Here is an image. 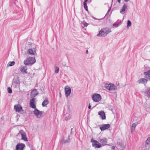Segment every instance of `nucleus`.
<instances>
[{
	"label": "nucleus",
	"mask_w": 150,
	"mask_h": 150,
	"mask_svg": "<svg viewBox=\"0 0 150 150\" xmlns=\"http://www.w3.org/2000/svg\"><path fill=\"white\" fill-rule=\"evenodd\" d=\"M111 32L110 29L108 28H106L102 29L99 32V33L97 34V36L98 37H105Z\"/></svg>",
	"instance_id": "nucleus-1"
},
{
	"label": "nucleus",
	"mask_w": 150,
	"mask_h": 150,
	"mask_svg": "<svg viewBox=\"0 0 150 150\" xmlns=\"http://www.w3.org/2000/svg\"><path fill=\"white\" fill-rule=\"evenodd\" d=\"M35 62L36 60L35 57H29L24 61V63L26 65L33 64L35 63Z\"/></svg>",
	"instance_id": "nucleus-2"
},
{
	"label": "nucleus",
	"mask_w": 150,
	"mask_h": 150,
	"mask_svg": "<svg viewBox=\"0 0 150 150\" xmlns=\"http://www.w3.org/2000/svg\"><path fill=\"white\" fill-rule=\"evenodd\" d=\"M105 88L110 91L116 90L117 89V87L115 85L112 83H106L105 85Z\"/></svg>",
	"instance_id": "nucleus-3"
},
{
	"label": "nucleus",
	"mask_w": 150,
	"mask_h": 150,
	"mask_svg": "<svg viewBox=\"0 0 150 150\" xmlns=\"http://www.w3.org/2000/svg\"><path fill=\"white\" fill-rule=\"evenodd\" d=\"M92 99L94 102H98L102 99L101 95L98 93H94L92 96Z\"/></svg>",
	"instance_id": "nucleus-4"
},
{
	"label": "nucleus",
	"mask_w": 150,
	"mask_h": 150,
	"mask_svg": "<svg viewBox=\"0 0 150 150\" xmlns=\"http://www.w3.org/2000/svg\"><path fill=\"white\" fill-rule=\"evenodd\" d=\"M91 142L92 143V146L95 148H100L102 146L101 144H100L98 141L96 140H94L93 138L91 139Z\"/></svg>",
	"instance_id": "nucleus-5"
},
{
	"label": "nucleus",
	"mask_w": 150,
	"mask_h": 150,
	"mask_svg": "<svg viewBox=\"0 0 150 150\" xmlns=\"http://www.w3.org/2000/svg\"><path fill=\"white\" fill-rule=\"evenodd\" d=\"M43 112L40 111L37 108L34 109L33 111V113L37 118L40 117L42 115Z\"/></svg>",
	"instance_id": "nucleus-6"
},
{
	"label": "nucleus",
	"mask_w": 150,
	"mask_h": 150,
	"mask_svg": "<svg viewBox=\"0 0 150 150\" xmlns=\"http://www.w3.org/2000/svg\"><path fill=\"white\" fill-rule=\"evenodd\" d=\"M21 134V139L25 141H28V140L26 137V133L23 130L19 131V132L18 133L17 135Z\"/></svg>",
	"instance_id": "nucleus-7"
},
{
	"label": "nucleus",
	"mask_w": 150,
	"mask_h": 150,
	"mask_svg": "<svg viewBox=\"0 0 150 150\" xmlns=\"http://www.w3.org/2000/svg\"><path fill=\"white\" fill-rule=\"evenodd\" d=\"M25 147V146L24 144L18 143L16 146V150H23Z\"/></svg>",
	"instance_id": "nucleus-8"
},
{
	"label": "nucleus",
	"mask_w": 150,
	"mask_h": 150,
	"mask_svg": "<svg viewBox=\"0 0 150 150\" xmlns=\"http://www.w3.org/2000/svg\"><path fill=\"white\" fill-rule=\"evenodd\" d=\"M98 141L102 144V146H103L104 145H107L106 144L107 143L108 140L105 137H102L99 138Z\"/></svg>",
	"instance_id": "nucleus-9"
},
{
	"label": "nucleus",
	"mask_w": 150,
	"mask_h": 150,
	"mask_svg": "<svg viewBox=\"0 0 150 150\" xmlns=\"http://www.w3.org/2000/svg\"><path fill=\"white\" fill-rule=\"evenodd\" d=\"M110 127V125L109 124H103L102 125L100 126V129L101 131H103L105 130L108 129Z\"/></svg>",
	"instance_id": "nucleus-10"
},
{
	"label": "nucleus",
	"mask_w": 150,
	"mask_h": 150,
	"mask_svg": "<svg viewBox=\"0 0 150 150\" xmlns=\"http://www.w3.org/2000/svg\"><path fill=\"white\" fill-rule=\"evenodd\" d=\"M65 95L67 97H68L70 95L71 90V88L68 86H66L65 87Z\"/></svg>",
	"instance_id": "nucleus-11"
},
{
	"label": "nucleus",
	"mask_w": 150,
	"mask_h": 150,
	"mask_svg": "<svg viewBox=\"0 0 150 150\" xmlns=\"http://www.w3.org/2000/svg\"><path fill=\"white\" fill-rule=\"evenodd\" d=\"M35 99L33 98L30 99V107L35 109L36 108V106L35 105Z\"/></svg>",
	"instance_id": "nucleus-12"
},
{
	"label": "nucleus",
	"mask_w": 150,
	"mask_h": 150,
	"mask_svg": "<svg viewBox=\"0 0 150 150\" xmlns=\"http://www.w3.org/2000/svg\"><path fill=\"white\" fill-rule=\"evenodd\" d=\"M28 53L30 55H35L36 53V49L35 48H33V49H30L28 50Z\"/></svg>",
	"instance_id": "nucleus-13"
},
{
	"label": "nucleus",
	"mask_w": 150,
	"mask_h": 150,
	"mask_svg": "<svg viewBox=\"0 0 150 150\" xmlns=\"http://www.w3.org/2000/svg\"><path fill=\"white\" fill-rule=\"evenodd\" d=\"M98 114L99 115L100 117L102 120L105 119L106 116L104 112L103 111H100L98 112Z\"/></svg>",
	"instance_id": "nucleus-14"
},
{
	"label": "nucleus",
	"mask_w": 150,
	"mask_h": 150,
	"mask_svg": "<svg viewBox=\"0 0 150 150\" xmlns=\"http://www.w3.org/2000/svg\"><path fill=\"white\" fill-rule=\"evenodd\" d=\"M14 108L16 112H20L22 110V108L20 104L15 105Z\"/></svg>",
	"instance_id": "nucleus-15"
},
{
	"label": "nucleus",
	"mask_w": 150,
	"mask_h": 150,
	"mask_svg": "<svg viewBox=\"0 0 150 150\" xmlns=\"http://www.w3.org/2000/svg\"><path fill=\"white\" fill-rule=\"evenodd\" d=\"M144 74L145 75V77L150 81V69L146 72L144 73Z\"/></svg>",
	"instance_id": "nucleus-16"
},
{
	"label": "nucleus",
	"mask_w": 150,
	"mask_h": 150,
	"mask_svg": "<svg viewBox=\"0 0 150 150\" xmlns=\"http://www.w3.org/2000/svg\"><path fill=\"white\" fill-rule=\"evenodd\" d=\"M32 96L31 97H35L38 94V93L37 91V90L35 89H34L31 92Z\"/></svg>",
	"instance_id": "nucleus-17"
},
{
	"label": "nucleus",
	"mask_w": 150,
	"mask_h": 150,
	"mask_svg": "<svg viewBox=\"0 0 150 150\" xmlns=\"http://www.w3.org/2000/svg\"><path fill=\"white\" fill-rule=\"evenodd\" d=\"M138 81L139 83H142L145 85L147 82V80L145 79L141 78L139 79Z\"/></svg>",
	"instance_id": "nucleus-18"
},
{
	"label": "nucleus",
	"mask_w": 150,
	"mask_h": 150,
	"mask_svg": "<svg viewBox=\"0 0 150 150\" xmlns=\"http://www.w3.org/2000/svg\"><path fill=\"white\" fill-rule=\"evenodd\" d=\"M127 5L126 4H124L122 6V9L120 10V13L122 14H124V12L127 9Z\"/></svg>",
	"instance_id": "nucleus-19"
},
{
	"label": "nucleus",
	"mask_w": 150,
	"mask_h": 150,
	"mask_svg": "<svg viewBox=\"0 0 150 150\" xmlns=\"http://www.w3.org/2000/svg\"><path fill=\"white\" fill-rule=\"evenodd\" d=\"M27 67L26 66H24L20 69V71L23 74H26L27 73Z\"/></svg>",
	"instance_id": "nucleus-20"
},
{
	"label": "nucleus",
	"mask_w": 150,
	"mask_h": 150,
	"mask_svg": "<svg viewBox=\"0 0 150 150\" xmlns=\"http://www.w3.org/2000/svg\"><path fill=\"white\" fill-rule=\"evenodd\" d=\"M48 103L49 101L47 98H45L43 101L42 104V107H45Z\"/></svg>",
	"instance_id": "nucleus-21"
},
{
	"label": "nucleus",
	"mask_w": 150,
	"mask_h": 150,
	"mask_svg": "<svg viewBox=\"0 0 150 150\" xmlns=\"http://www.w3.org/2000/svg\"><path fill=\"white\" fill-rule=\"evenodd\" d=\"M136 126V125L135 123H133L132 124L131 127V131L132 132L134 131Z\"/></svg>",
	"instance_id": "nucleus-22"
},
{
	"label": "nucleus",
	"mask_w": 150,
	"mask_h": 150,
	"mask_svg": "<svg viewBox=\"0 0 150 150\" xmlns=\"http://www.w3.org/2000/svg\"><path fill=\"white\" fill-rule=\"evenodd\" d=\"M13 81L14 83L16 84H19L20 83V81L18 78L13 79Z\"/></svg>",
	"instance_id": "nucleus-23"
},
{
	"label": "nucleus",
	"mask_w": 150,
	"mask_h": 150,
	"mask_svg": "<svg viewBox=\"0 0 150 150\" xmlns=\"http://www.w3.org/2000/svg\"><path fill=\"white\" fill-rule=\"evenodd\" d=\"M15 62L14 61L9 62H8V64L9 66H12L14 65V64H15Z\"/></svg>",
	"instance_id": "nucleus-24"
},
{
	"label": "nucleus",
	"mask_w": 150,
	"mask_h": 150,
	"mask_svg": "<svg viewBox=\"0 0 150 150\" xmlns=\"http://www.w3.org/2000/svg\"><path fill=\"white\" fill-rule=\"evenodd\" d=\"M149 142H150V137H148L145 143L146 145L149 144Z\"/></svg>",
	"instance_id": "nucleus-25"
},
{
	"label": "nucleus",
	"mask_w": 150,
	"mask_h": 150,
	"mask_svg": "<svg viewBox=\"0 0 150 150\" xmlns=\"http://www.w3.org/2000/svg\"><path fill=\"white\" fill-rule=\"evenodd\" d=\"M132 23L131 21L129 20L127 21V28H128L131 25Z\"/></svg>",
	"instance_id": "nucleus-26"
},
{
	"label": "nucleus",
	"mask_w": 150,
	"mask_h": 150,
	"mask_svg": "<svg viewBox=\"0 0 150 150\" xmlns=\"http://www.w3.org/2000/svg\"><path fill=\"white\" fill-rule=\"evenodd\" d=\"M70 142V139L69 138H68L67 140H64V141L63 143L64 144L69 143Z\"/></svg>",
	"instance_id": "nucleus-27"
},
{
	"label": "nucleus",
	"mask_w": 150,
	"mask_h": 150,
	"mask_svg": "<svg viewBox=\"0 0 150 150\" xmlns=\"http://www.w3.org/2000/svg\"><path fill=\"white\" fill-rule=\"evenodd\" d=\"M82 25H84L85 27H87L88 24L86 22L83 21L82 23Z\"/></svg>",
	"instance_id": "nucleus-28"
},
{
	"label": "nucleus",
	"mask_w": 150,
	"mask_h": 150,
	"mask_svg": "<svg viewBox=\"0 0 150 150\" xmlns=\"http://www.w3.org/2000/svg\"><path fill=\"white\" fill-rule=\"evenodd\" d=\"M83 4V6H84V9L86 11L88 12V7L87 6V4L85 3V4Z\"/></svg>",
	"instance_id": "nucleus-29"
},
{
	"label": "nucleus",
	"mask_w": 150,
	"mask_h": 150,
	"mask_svg": "<svg viewBox=\"0 0 150 150\" xmlns=\"http://www.w3.org/2000/svg\"><path fill=\"white\" fill-rule=\"evenodd\" d=\"M59 68L57 67H55V73L56 74H57L59 70Z\"/></svg>",
	"instance_id": "nucleus-30"
},
{
	"label": "nucleus",
	"mask_w": 150,
	"mask_h": 150,
	"mask_svg": "<svg viewBox=\"0 0 150 150\" xmlns=\"http://www.w3.org/2000/svg\"><path fill=\"white\" fill-rule=\"evenodd\" d=\"M7 91H8V92L10 93V94H11L12 93V89H11V88L9 87L8 88H7Z\"/></svg>",
	"instance_id": "nucleus-31"
},
{
	"label": "nucleus",
	"mask_w": 150,
	"mask_h": 150,
	"mask_svg": "<svg viewBox=\"0 0 150 150\" xmlns=\"http://www.w3.org/2000/svg\"><path fill=\"white\" fill-rule=\"evenodd\" d=\"M119 145L122 148H125V145L123 143H119Z\"/></svg>",
	"instance_id": "nucleus-32"
},
{
	"label": "nucleus",
	"mask_w": 150,
	"mask_h": 150,
	"mask_svg": "<svg viewBox=\"0 0 150 150\" xmlns=\"http://www.w3.org/2000/svg\"><path fill=\"white\" fill-rule=\"evenodd\" d=\"M121 24V23H119V24L114 23L113 25V26L116 28V27H118Z\"/></svg>",
	"instance_id": "nucleus-33"
},
{
	"label": "nucleus",
	"mask_w": 150,
	"mask_h": 150,
	"mask_svg": "<svg viewBox=\"0 0 150 150\" xmlns=\"http://www.w3.org/2000/svg\"><path fill=\"white\" fill-rule=\"evenodd\" d=\"M147 93L148 96H150V88H149L148 90L147 91Z\"/></svg>",
	"instance_id": "nucleus-34"
},
{
	"label": "nucleus",
	"mask_w": 150,
	"mask_h": 150,
	"mask_svg": "<svg viewBox=\"0 0 150 150\" xmlns=\"http://www.w3.org/2000/svg\"><path fill=\"white\" fill-rule=\"evenodd\" d=\"M115 146H112L111 147V149H113V150H115Z\"/></svg>",
	"instance_id": "nucleus-35"
},
{
	"label": "nucleus",
	"mask_w": 150,
	"mask_h": 150,
	"mask_svg": "<svg viewBox=\"0 0 150 150\" xmlns=\"http://www.w3.org/2000/svg\"><path fill=\"white\" fill-rule=\"evenodd\" d=\"M88 108L89 109H90L91 108V105H90V103H89V104Z\"/></svg>",
	"instance_id": "nucleus-36"
},
{
	"label": "nucleus",
	"mask_w": 150,
	"mask_h": 150,
	"mask_svg": "<svg viewBox=\"0 0 150 150\" xmlns=\"http://www.w3.org/2000/svg\"><path fill=\"white\" fill-rule=\"evenodd\" d=\"M88 1V0H84V1L83 2V4H87L86 2Z\"/></svg>",
	"instance_id": "nucleus-37"
},
{
	"label": "nucleus",
	"mask_w": 150,
	"mask_h": 150,
	"mask_svg": "<svg viewBox=\"0 0 150 150\" xmlns=\"http://www.w3.org/2000/svg\"><path fill=\"white\" fill-rule=\"evenodd\" d=\"M110 10H111V8H110L109 9V10H108V12H107V13L106 14H107V13H108L109 12H110Z\"/></svg>",
	"instance_id": "nucleus-38"
},
{
	"label": "nucleus",
	"mask_w": 150,
	"mask_h": 150,
	"mask_svg": "<svg viewBox=\"0 0 150 150\" xmlns=\"http://www.w3.org/2000/svg\"><path fill=\"white\" fill-rule=\"evenodd\" d=\"M72 129H73V128H71V132H70V134H71L72 132Z\"/></svg>",
	"instance_id": "nucleus-39"
},
{
	"label": "nucleus",
	"mask_w": 150,
	"mask_h": 150,
	"mask_svg": "<svg viewBox=\"0 0 150 150\" xmlns=\"http://www.w3.org/2000/svg\"><path fill=\"white\" fill-rule=\"evenodd\" d=\"M125 2H127L129 0H124Z\"/></svg>",
	"instance_id": "nucleus-40"
},
{
	"label": "nucleus",
	"mask_w": 150,
	"mask_h": 150,
	"mask_svg": "<svg viewBox=\"0 0 150 150\" xmlns=\"http://www.w3.org/2000/svg\"><path fill=\"white\" fill-rule=\"evenodd\" d=\"M117 1L119 3H120L121 0H117Z\"/></svg>",
	"instance_id": "nucleus-41"
},
{
	"label": "nucleus",
	"mask_w": 150,
	"mask_h": 150,
	"mask_svg": "<svg viewBox=\"0 0 150 150\" xmlns=\"http://www.w3.org/2000/svg\"><path fill=\"white\" fill-rule=\"evenodd\" d=\"M86 54H88V50H86Z\"/></svg>",
	"instance_id": "nucleus-42"
},
{
	"label": "nucleus",
	"mask_w": 150,
	"mask_h": 150,
	"mask_svg": "<svg viewBox=\"0 0 150 150\" xmlns=\"http://www.w3.org/2000/svg\"><path fill=\"white\" fill-rule=\"evenodd\" d=\"M91 0H89L88 2V3H89V2H91Z\"/></svg>",
	"instance_id": "nucleus-43"
},
{
	"label": "nucleus",
	"mask_w": 150,
	"mask_h": 150,
	"mask_svg": "<svg viewBox=\"0 0 150 150\" xmlns=\"http://www.w3.org/2000/svg\"><path fill=\"white\" fill-rule=\"evenodd\" d=\"M93 17L94 19H96V18H95Z\"/></svg>",
	"instance_id": "nucleus-44"
},
{
	"label": "nucleus",
	"mask_w": 150,
	"mask_h": 150,
	"mask_svg": "<svg viewBox=\"0 0 150 150\" xmlns=\"http://www.w3.org/2000/svg\"><path fill=\"white\" fill-rule=\"evenodd\" d=\"M70 137V136L69 135L68 136V138H69Z\"/></svg>",
	"instance_id": "nucleus-45"
},
{
	"label": "nucleus",
	"mask_w": 150,
	"mask_h": 150,
	"mask_svg": "<svg viewBox=\"0 0 150 150\" xmlns=\"http://www.w3.org/2000/svg\"><path fill=\"white\" fill-rule=\"evenodd\" d=\"M59 94H60V95H61V93H60H60H59Z\"/></svg>",
	"instance_id": "nucleus-46"
}]
</instances>
